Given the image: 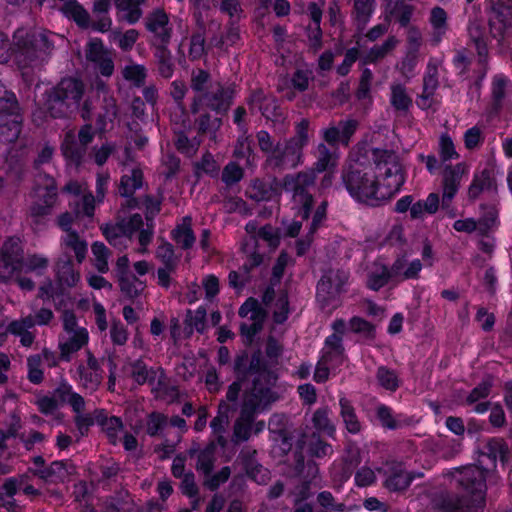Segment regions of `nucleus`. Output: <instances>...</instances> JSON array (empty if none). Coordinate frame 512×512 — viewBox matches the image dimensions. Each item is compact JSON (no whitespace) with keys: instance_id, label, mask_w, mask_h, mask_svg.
<instances>
[{"instance_id":"obj_4","label":"nucleus","mask_w":512,"mask_h":512,"mask_svg":"<svg viewBox=\"0 0 512 512\" xmlns=\"http://www.w3.org/2000/svg\"><path fill=\"white\" fill-rule=\"evenodd\" d=\"M314 184L315 174L313 172L301 171L283 177L282 188L285 192L292 194V209L295 211V216L301 218V221L293 220L286 227V236L297 237L301 231L302 222L310 218L315 201L313 194L309 192V188Z\"/></svg>"},{"instance_id":"obj_60","label":"nucleus","mask_w":512,"mask_h":512,"mask_svg":"<svg viewBox=\"0 0 512 512\" xmlns=\"http://www.w3.org/2000/svg\"><path fill=\"white\" fill-rule=\"evenodd\" d=\"M230 475V467L223 466L218 472L205 476L203 485L210 491H216L222 484L229 480Z\"/></svg>"},{"instance_id":"obj_33","label":"nucleus","mask_w":512,"mask_h":512,"mask_svg":"<svg viewBox=\"0 0 512 512\" xmlns=\"http://www.w3.org/2000/svg\"><path fill=\"white\" fill-rule=\"evenodd\" d=\"M133 500L127 490L116 491L104 503V512H132Z\"/></svg>"},{"instance_id":"obj_42","label":"nucleus","mask_w":512,"mask_h":512,"mask_svg":"<svg viewBox=\"0 0 512 512\" xmlns=\"http://www.w3.org/2000/svg\"><path fill=\"white\" fill-rule=\"evenodd\" d=\"M376 380L382 388L392 393L396 392L401 385V380L397 372L385 365H381L377 368Z\"/></svg>"},{"instance_id":"obj_56","label":"nucleus","mask_w":512,"mask_h":512,"mask_svg":"<svg viewBox=\"0 0 512 512\" xmlns=\"http://www.w3.org/2000/svg\"><path fill=\"white\" fill-rule=\"evenodd\" d=\"M41 365L42 357L40 354H33L27 358V379L34 385H39L44 380V372Z\"/></svg>"},{"instance_id":"obj_30","label":"nucleus","mask_w":512,"mask_h":512,"mask_svg":"<svg viewBox=\"0 0 512 512\" xmlns=\"http://www.w3.org/2000/svg\"><path fill=\"white\" fill-rule=\"evenodd\" d=\"M440 206V197L437 193L431 192L424 200L413 201L410 209V218L412 220L423 219L425 214H435Z\"/></svg>"},{"instance_id":"obj_9","label":"nucleus","mask_w":512,"mask_h":512,"mask_svg":"<svg viewBox=\"0 0 512 512\" xmlns=\"http://www.w3.org/2000/svg\"><path fill=\"white\" fill-rule=\"evenodd\" d=\"M23 116L14 92L0 89V142H16L22 131Z\"/></svg>"},{"instance_id":"obj_63","label":"nucleus","mask_w":512,"mask_h":512,"mask_svg":"<svg viewBox=\"0 0 512 512\" xmlns=\"http://www.w3.org/2000/svg\"><path fill=\"white\" fill-rule=\"evenodd\" d=\"M123 76L127 81L132 82L136 87H141L145 83L146 69L143 65H128L123 70Z\"/></svg>"},{"instance_id":"obj_20","label":"nucleus","mask_w":512,"mask_h":512,"mask_svg":"<svg viewBox=\"0 0 512 512\" xmlns=\"http://www.w3.org/2000/svg\"><path fill=\"white\" fill-rule=\"evenodd\" d=\"M375 0H353L352 19L358 34L363 33L375 12Z\"/></svg>"},{"instance_id":"obj_49","label":"nucleus","mask_w":512,"mask_h":512,"mask_svg":"<svg viewBox=\"0 0 512 512\" xmlns=\"http://www.w3.org/2000/svg\"><path fill=\"white\" fill-rule=\"evenodd\" d=\"M348 328L352 333L367 340H373L376 337V326L360 316H352L348 321Z\"/></svg>"},{"instance_id":"obj_11","label":"nucleus","mask_w":512,"mask_h":512,"mask_svg":"<svg viewBox=\"0 0 512 512\" xmlns=\"http://www.w3.org/2000/svg\"><path fill=\"white\" fill-rule=\"evenodd\" d=\"M347 282V275L344 271H329L324 273L316 286V299L324 309L331 305L343 292Z\"/></svg>"},{"instance_id":"obj_1","label":"nucleus","mask_w":512,"mask_h":512,"mask_svg":"<svg viewBox=\"0 0 512 512\" xmlns=\"http://www.w3.org/2000/svg\"><path fill=\"white\" fill-rule=\"evenodd\" d=\"M372 160L375 172L365 164L355 162L343 168L341 178L355 201L378 207L401 190L406 182V171L393 150L375 148Z\"/></svg>"},{"instance_id":"obj_43","label":"nucleus","mask_w":512,"mask_h":512,"mask_svg":"<svg viewBox=\"0 0 512 512\" xmlns=\"http://www.w3.org/2000/svg\"><path fill=\"white\" fill-rule=\"evenodd\" d=\"M254 420V418L239 414L233 425L232 441L234 444H241L250 439Z\"/></svg>"},{"instance_id":"obj_21","label":"nucleus","mask_w":512,"mask_h":512,"mask_svg":"<svg viewBox=\"0 0 512 512\" xmlns=\"http://www.w3.org/2000/svg\"><path fill=\"white\" fill-rule=\"evenodd\" d=\"M56 278L61 285L74 287L80 279V274L74 268L70 254H63L56 262Z\"/></svg>"},{"instance_id":"obj_39","label":"nucleus","mask_w":512,"mask_h":512,"mask_svg":"<svg viewBox=\"0 0 512 512\" xmlns=\"http://www.w3.org/2000/svg\"><path fill=\"white\" fill-rule=\"evenodd\" d=\"M222 117H213L208 111L201 113L195 120L198 134L215 137L223 125Z\"/></svg>"},{"instance_id":"obj_15","label":"nucleus","mask_w":512,"mask_h":512,"mask_svg":"<svg viewBox=\"0 0 512 512\" xmlns=\"http://www.w3.org/2000/svg\"><path fill=\"white\" fill-rule=\"evenodd\" d=\"M483 192H490L495 195L498 193L495 167L491 164H486L483 169L474 171L467 192L469 201L474 202Z\"/></svg>"},{"instance_id":"obj_25","label":"nucleus","mask_w":512,"mask_h":512,"mask_svg":"<svg viewBox=\"0 0 512 512\" xmlns=\"http://www.w3.org/2000/svg\"><path fill=\"white\" fill-rule=\"evenodd\" d=\"M171 238L183 250H189L194 246L196 236L192 229V218L190 216L183 217L182 223L175 226L171 231Z\"/></svg>"},{"instance_id":"obj_44","label":"nucleus","mask_w":512,"mask_h":512,"mask_svg":"<svg viewBox=\"0 0 512 512\" xmlns=\"http://www.w3.org/2000/svg\"><path fill=\"white\" fill-rule=\"evenodd\" d=\"M62 244L65 248L72 250L75 254L76 260L81 264L87 255L88 244L84 239H81L77 231H71L63 238Z\"/></svg>"},{"instance_id":"obj_22","label":"nucleus","mask_w":512,"mask_h":512,"mask_svg":"<svg viewBox=\"0 0 512 512\" xmlns=\"http://www.w3.org/2000/svg\"><path fill=\"white\" fill-rule=\"evenodd\" d=\"M320 357L325 362H335L337 366H341L346 358L343 338L336 335H329L324 340V347L320 351Z\"/></svg>"},{"instance_id":"obj_61","label":"nucleus","mask_w":512,"mask_h":512,"mask_svg":"<svg viewBox=\"0 0 512 512\" xmlns=\"http://www.w3.org/2000/svg\"><path fill=\"white\" fill-rule=\"evenodd\" d=\"M255 453H256L255 450L253 452H247V453L241 452L240 457H241V463H242V466H243V469H244L246 475L250 479L256 481L258 474L261 472L263 467L256 460Z\"/></svg>"},{"instance_id":"obj_16","label":"nucleus","mask_w":512,"mask_h":512,"mask_svg":"<svg viewBox=\"0 0 512 512\" xmlns=\"http://www.w3.org/2000/svg\"><path fill=\"white\" fill-rule=\"evenodd\" d=\"M358 126L359 122L356 119L340 120L337 126L333 125L323 129L322 138L325 143L333 148L339 145L348 147Z\"/></svg>"},{"instance_id":"obj_41","label":"nucleus","mask_w":512,"mask_h":512,"mask_svg":"<svg viewBox=\"0 0 512 512\" xmlns=\"http://www.w3.org/2000/svg\"><path fill=\"white\" fill-rule=\"evenodd\" d=\"M143 184V172L138 168L132 169L131 175H122L119 184L120 196H132Z\"/></svg>"},{"instance_id":"obj_64","label":"nucleus","mask_w":512,"mask_h":512,"mask_svg":"<svg viewBox=\"0 0 512 512\" xmlns=\"http://www.w3.org/2000/svg\"><path fill=\"white\" fill-rule=\"evenodd\" d=\"M206 54L205 37L202 32H195L190 37L189 58L191 61L201 59Z\"/></svg>"},{"instance_id":"obj_17","label":"nucleus","mask_w":512,"mask_h":512,"mask_svg":"<svg viewBox=\"0 0 512 512\" xmlns=\"http://www.w3.org/2000/svg\"><path fill=\"white\" fill-rule=\"evenodd\" d=\"M131 367V378L135 383L142 386L146 383L149 385H153L157 379V373H160V376L157 381V385L159 388H162L165 385V371L162 367H148V365L141 359H136L130 363Z\"/></svg>"},{"instance_id":"obj_8","label":"nucleus","mask_w":512,"mask_h":512,"mask_svg":"<svg viewBox=\"0 0 512 512\" xmlns=\"http://www.w3.org/2000/svg\"><path fill=\"white\" fill-rule=\"evenodd\" d=\"M236 95V83L216 81L210 84L207 91L193 97L190 105L191 112L197 114L201 110H208L218 116H226L234 103Z\"/></svg>"},{"instance_id":"obj_38","label":"nucleus","mask_w":512,"mask_h":512,"mask_svg":"<svg viewBox=\"0 0 512 512\" xmlns=\"http://www.w3.org/2000/svg\"><path fill=\"white\" fill-rule=\"evenodd\" d=\"M168 426V416L162 412L152 411L146 417L145 432L148 436L163 437Z\"/></svg>"},{"instance_id":"obj_24","label":"nucleus","mask_w":512,"mask_h":512,"mask_svg":"<svg viewBox=\"0 0 512 512\" xmlns=\"http://www.w3.org/2000/svg\"><path fill=\"white\" fill-rule=\"evenodd\" d=\"M250 371L251 375L262 377L266 384L277 383L278 375L270 368L260 349L253 351L250 356Z\"/></svg>"},{"instance_id":"obj_47","label":"nucleus","mask_w":512,"mask_h":512,"mask_svg":"<svg viewBox=\"0 0 512 512\" xmlns=\"http://www.w3.org/2000/svg\"><path fill=\"white\" fill-rule=\"evenodd\" d=\"M81 386L90 393L96 391L101 382V372L89 370L84 364H79L76 370Z\"/></svg>"},{"instance_id":"obj_35","label":"nucleus","mask_w":512,"mask_h":512,"mask_svg":"<svg viewBox=\"0 0 512 512\" xmlns=\"http://www.w3.org/2000/svg\"><path fill=\"white\" fill-rule=\"evenodd\" d=\"M247 196L256 202H269L277 200L279 193L272 185L256 180L247 191Z\"/></svg>"},{"instance_id":"obj_54","label":"nucleus","mask_w":512,"mask_h":512,"mask_svg":"<svg viewBox=\"0 0 512 512\" xmlns=\"http://www.w3.org/2000/svg\"><path fill=\"white\" fill-rule=\"evenodd\" d=\"M493 387V379L490 376L483 378L468 394L465 403L472 405L482 399H486Z\"/></svg>"},{"instance_id":"obj_53","label":"nucleus","mask_w":512,"mask_h":512,"mask_svg":"<svg viewBox=\"0 0 512 512\" xmlns=\"http://www.w3.org/2000/svg\"><path fill=\"white\" fill-rule=\"evenodd\" d=\"M229 406L221 401L218 406L217 415L211 420L210 427L215 435H218L219 442H224L223 433L225 432V426L228 424V412Z\"/></svg>"},{"instance_id":"obj_13","label":"nucleus","mask_w":512,"mask_h":512,"mask_svg":"<svg viewBox=\"0 0 512 512\" xmlns=\"http://www.w3.org/2000/svg\"><path fill=\"white\" fill-rule=\"evenodd\" d=\"M302 145L287 139L282 147L276 144V153L268 158V165L274 169L296 168L303 163Z\"/></svg>"},{"instance_id":"obj_26","label":"nucleus","mask_w":512,"mask_h":512,"mask_svg":"<svg viewBox=\"0 0 512 512\" xmlns=\"http://www.w3.org/2000/svg\"><path fill=\"white\" fill-rule=\"evenodd\" d=\"M415 479V475L406 472L401 465L391 468L390 474L385 480V487L392 492L405 491Z\"/></svg>"},{"instance_id":"obj_32","label":"nucleus","mask_w":512,"mask_h":512,"mask_svg":"<svg viewBox=\"0 0 512 512\" xmlns=\"http://www.w3.org/2000/svg\"><path fill=\"white\" fill-rule=\"evenodd\" d=\"M329 414L330 408L328 406H321L314 411L311 421L316 431L335 439L337 430Z\"/></svg>"},{"instance_id":"obj_36","label":"nucleus","mask_w":512,"mask_h":512,"mask_svg":"<svg viewBox=\"0 0 512 512\" xmlns=\"http://www.w3.org/2000/svg\"><path fill=\"white\" fill-rule=\"evenodd\" d=\"M61 151L68 163L78 167L83 162L86 149L81 147L73 136L66 135L61 145Z\"/></svg>"},{"instance_id":"obj_27","label":"nucleus","mask_w":512,"mask_h":512,"mask_svg":"<svg viewBox=\"0 0 512 512\" xmlns=\"http://www.w3.org/2000/svg\"><path fill=\"white\" fill-rule=\"evenodd\" d=\"M62 14L82 29L90 27V15L77 0H66L61 7Z\"/></svg>"},{"instance_id":"obj_59","label":"nucleus","mask_w":512,"mask_h":512,"mask_svg":"<svg viewBox=\"0 0 512 512\" xmlns=\"http://www.w3.org/2000/svg\"><path fill=\"white\" fill-rule=\"evenodd\" d=\"M376 418L383 428L389 430H396L399 428V423L393 415V410L386 404H379L376 407Z\"/></svg>"},{"instance_id":"obj_46","label":"nucleus","mask_w":512,"mask_h":512,"mask_svg":"<svg viewBox=\"0 0 512 512\" xmlns=\"http://www.w3.org/2000/svg\"><path fill=\"white\" fill-rule=\"evenodd\" d=\"M307 453L312 458L322 459L332 456L334 450L330 443L313 433L307 443Z\"/></svg>"},{"instance_id":"obj_34","label":"nucleus","mask_w":512,"mask_h":512,"mask_svg":"<svg viewBox=\"0 0 512 512\" xmlns=\"http://www.w3.org/2000/svg\"><path fill=\"white\" fill-rule=\"evenodd\" d=\"M413 12V5L407 4L403 0H396L393 4H389L386 20L393 17L401 27L406 28L411 22Z\"/></svg>"},{"instance_id":"obj_7","label":"nucleus","mask_w":512,"mask_h":512,"mask_svg":"<svg viewBox=\"0 0 512 512\" xmlns=\"http://www.w3.org/2000/svg\"><path fill=\"white\" fill-rule=\"evenodd\" d=\"M18 30L14 35L15 59L22 68L35 67L46 61L54 43L45 33Z\"/></svg>"},{"instance_id":"obj_29","label":"nucleus","mask_w":512,"mask_h":512,"mask_svg":"<svg viewBox=\"0 0 512 512\" xmlns=\"http://www.w3.org/2000/svg\"><path fill=\"white\" fill-rule=\"evenodd\" d=\"M276 384H266L262 377H254L250 394L262 405V408L270 406L278 400V395L273 391Z\"/></svg>"},{"instance_id":"obj_31","label":"nucleus","mask_w":512,"mask_h":512,"mask_svg":"<svg viewBox=\"0 0 512 512\" xmlns=\"http://www.w3.org/2000/svg\"><path fill=\"white\" fill-rule=\"evenodd\" d=\"M479 208L481 212L477 222L479 232L481 235H486L489 230L500 224L498 204L495 202L481 203Z\"/></svg>"},{"instance_id":"obj_52","label":"nucleus","mask_w":512,"mask_h":512,"mask_svg":"<svg viewBox=\"0 0 512 512\" xmlns=\"http://www.w3.org/2000/svg\"><path fill=\"white\" fill-rule=\"evenodd\" d=\"M390 103L397 111H407L412 106V99L407 94L406 88L402 84L391 86Z\"/></svg>"},{"instance_id":"obj_51","label":"nucleus","mask_w":512,"mask_h":512,"mask_svg":"<svg viewBox=\"0 0 512 512\" xmlns=\"http://www.w3.org/2000/svg\"><path fill=\"white\" fill-rule=\"evenodd\" d=\"M290 314L289 295L286 290H281L275 301V310L272 314V320L275 324H284Z\"/></svg>"},{"instance_id":"obj_45","label":"nucleus","mask_w":512,"mask_h":512,"mask_svg":"<svg viewBox=\"0 0 512 512\" xmlns=\"http://www.w3.org/2000/svg\"><path fill=\"white\" fill-rule=\"evenodd\" d=\"M390 280H392V277L388 272V266L380 264L379 270L368 272L365 285L367 289L377 292L385 287Z\"/></svg>"},{"instance_id":"obj_10","label":"nucleus","mask_w":512,"mask_h":512,"mask_svg":"<svg viewBox=\"0 0 512 512\" xmlns=\"http://www.w3.org/2000/svg\"><path fill=\"white\" fill-rule=\"evenodd\" d=\"M479 453L478 464L469 465L466 468H477L484 476V483L490 471L497 467L499 461L502 466L510 460V449L507 442L501 437H489L477 448Z\"/></svg>"},{"instance_id":"obj_18","label":"nucleus","mask_w":512,"mask_h":512,"mask_svg":"<svg viewBox=\"0 0 512 512\" xmlns=\"http://www.w3.org/2000/svg\"><path fill=\"white\" fill-rule=\"evenodd\" d=\"M407 256L401 254L397 256L392 265L388 267V272L393 278H400L401 280H417L420 277V272L423 264L420 259L412 260L407 268Z\"/></svg>"},{"instance_id":"obj_58","label":"nucleus","mask_w":512,"mask_h":512,"mask_svg":"<svg viewBox=\"0 0 512 512\" xmlns=\"http://www.w3.org/2000/svg\"><path fill=\"white\" fill-rule=\"evenodd\" d=\"M261 115L267 121H278L282 116V110L276 97H268L265 99L259 109Z\"/></svg>"},{"instance_id":"obj_19","label":"nucleus","mask_w":512,"mask_h":512,"mask_svg":"<svg viewBox=\"0 0 512 512\" xmlns=\"http://www.w3.org/2000/svg\"><path fill=\"white\" fill-rule=\"evenodd\" d=\"M339 416L345 430L351 435H358L363 431L364 425L357 415L352 401L346 396L339 397Z\"/></svg>"},{"instance_id":"obj_3","label":"nucleus","mask_w":512,"mask_h":512,"mask_svg":"<svg viewBox=\"0 0 512 512\" xmlns=\"http://www.w3.org/2000/svg\"><path fill=\"white\" fill-rule=\"evenodd\" d=\"M481 33V40L489 47L492 40H496L500 54L509 51V33L512 28V0H491V12L488 25L483 20L469 21L467 27L468 41H471L472 29Z\"/></svg>"},{"instance_id":"obj_40","label":"nucleus","mask_w":512,"mask_h":512,"mask_svg":"<svg viewBox=\"0 0 512 512\" xmlns=\"http://www.w3.org/2000/svg\"><path fill=\"white\" fill-rule=\"evenodd\" d=\"M53 209L50 205H43L39 202L32 203L30 206V217L35 231L43 230L47 227Z\"/></svg>"},{"instance_id":"obj_57","label":"nucleus","mask_w":512,"mask_h":512,"mask_svg":"<svg viewBox=\"0 0 512 512\" xmlns=\"http://www.w3.org/2000/svg\"><path fill=\"white\" fill-rule=\"evenodd\" d=\"M233 371L235 377L240 381H247L251 376L250 357L247 350H242L235 356Z\"/></svg>"},{"instance_id":"obj_28","label":"nucleus","mask_w":512,"mask_h":512,"mask_svg":"<svg viewBox=\"0 0 512 512\" xmlns=\"http://www.w3.org/2000/svg\"><path fill=\"white\" fill-rule=\"evenodd\" d=\"M153 55L157 61L158 74L165 79H170L174 74L175 65L169 44L151 46Z\"/></svg>"},{"instance_id":"obj_12","label":"nucleus","mask_w":512,"mask_h":512,"mask_svg":"<svg viewBox=\"0 0 512 512\" xmlns=\"http://www.w3.org/2000/svg\"><path fill=\"white\" fill-rule=\"evenodd\" d=\"M144 26L152 34L148 40L150 46L170 44L173 28L164 9L157 8L148 13L144 19Z\"/></svg>"},{"instance_id":"obj_48","label":"nucleus","mask_w":512,"mask_h":512,"mask_svg":"<svg viewBox=\"0 0 512 512\" xmlns=\"http://www.w3.org/2000/svg\"><path fill=\"white\" fill-rule=\"evenodd\" d=\"M398 40L395 36L391 35L381 45H374L368 51L364 63L375 64L379 60L386 57L397 45Z\"/></svg>"},{"instance_id":"obj_23","label":"nucleus","mask_w":512,"mask_h":512,"mask_svg":"<svg viewBox=\"0 0 512 512\" xmlns=\"http://www.w3.org/2000/svg\"><path fill=\"white\" fill-rule=\"evenodd\" d=\"M89 334L86 328H78L64 343L59 344L60 359L69 362L74 353L88 344Z\"/></svg>"},{"instance_id":"obj_62","label":"nucleus","mask_w":512,"mask_h":512,"mask_svg":"<svg viewBox=\"0 0 512 512\" xmlns=\"http://www.w3.org/2000/svg\"><path fill=\"white\" fill-rule=\"evenodd\" d=\"M243 176V168L238 163L231 161L223 168L221 179L227 186H232L240 182Z\"/></svg>"},{"instance_id":"obj_2","label":"nucleus","mask_w":512,"mask_h":512,"mask_svg":"<svg viewBox=\"0 0 512 512\" xmlns=\"http://www.w3.org/2000/svg\"><path fill=\"white\" fill-rule=\"evenodd\" d=\"M465 494L450 490L436 492L431 498L434 512H482L487 485L477 468H463L458 480Z\"/></svg>"},{"instance_id":"obj_50","label":"nucleus","mask_w":512,"mask_h":512,"mask_svg":"<svg viewBox=\"0 0 512 512\" xmlns=\"http://www.w3.org/2000/svg\"><path fill=\"white\" fill-rule=\"evenodd\" d=\"M24 260L23 255L10 254L8 252H2L0 272L4 274V277L10 278L15 273L21 272L23 268Z\"/></svg>"},{"instance_id":"obj_14","label":"nucleus","mask_w":512,"mask_h":512,"mask_svg":"<svg viewBox=\"0 0 512 512\" xmlns=\"http://www.w3.org/2000/svg\"><path fill=\"white\" fill-rule=\"evenodd\" d=\"M466 165L463 162H459L455 165L447 164L442 171V209H448L455 196L457 195L462 176L465 173Z\"/></svg>"},{"instance_id":"obj_37","label":"nucleus","mask_w":512,"mask_h":512,"mask_svg":"<svg viewBox=\"0 0 512 512\" xmlns=\"http://www.w3.org/2000/svg\"><path fill=\"white\" fill-rule=\"evenodd\" d=\"M29 471L42 480H52L56 478L63 480L67 476V460H55L49 466L42 469H31Z\"/></svg>"},{"instance_id":"obj_55","label":"nucleus","mask_w":512,"mask_h":512,"mask_svg":"<svg viewBox=\"0 0 512 512\" xmlns=\"http://www.w3.org/2000/svg\"><path fill=\"white\" fill-rule=\"evenodd\" d=\"M92 254L95 257L94 266L98 272L104 274L109 270L108 258L110 255V250L107 246L100 241H95L91 245Z\"/></svg>"},{"instance_id":"obj_6","label":"nucleus","mask_w":512,"mask_h":512,"mask_svg":"<svg viewBox=\"0 0 512 512\" xmlns=\"http://www.w3.org/2000/svg\"><path fill=\"white\" fill-rule=\"evenodd\" d=\"M85 92L83 81L76 77H64L43 95V107L50 117H67L72 108H78Z\"/></svg>"},{"instance_id":"obj_5","label":"nucleus","mask_w":512,"mask_h":512,"mask_svg":"<svg viewBox=\"0 0 512 512\" xmlns=\"http://www.w3.org/2000/svg\"><path fill=\"white\" fill-rule=\"evenodd\" d=\"M476 28L472 29L471 41L468 45H473L477 55L476 67L469 76L470 66L472 64L473 54L467 48H460L454 52L452 65L457 71V76L463 79H469V87L480 95L483 83L489 71V47L484 45L481 40V33Z\"/></svg>"}]
</instances>
